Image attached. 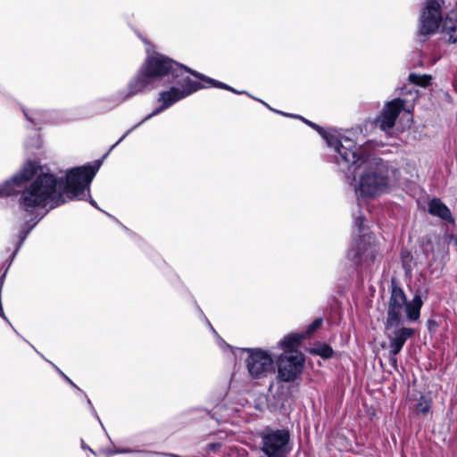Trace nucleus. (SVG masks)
I'll list each match as a JSON object with an SVG mask.
<instances>
[{"mask_svg":"<svg viewBox=\"0 0 457 457\" xmlns=\"http://www.w3.org/2000/svg\"><path fill=\"white\" fill-rule=\"evenodd\" d=\"M433 243L430 237H424L422 238V246L425 252L433 250Z\"/></svg>","mask_w":457,"mask_h":457,"instance_id":"24","label":"nucleus"},{"mask_svg":"<svg viewBox=\"0 0 457 457\" xmlns=\"http://www.w3.org/2000/svg\"><path fill=\"white\" fill-rule=\"evenodd\" d=\"M310 353L328 359L333 356L334 351L328 345L318 343L310 349Z\"/></svg>","mask_w":457,"mask_h":457,"instance_id":"19","label":"nucleus"},{"mask_svg":"<svg viewBox=\"0 0 457 457\" xmlns=\"http://www.w3.org/2000/svg\"><path fill=\"white\" fill-rule=\"evenodd\" d=\"M304 356L301 352L281 354L278 359V378L283 382H293L302 374Z\"/></svg>","mask_w":457,"mask_h":457,"instance_id":"8","label":"nucleus"},{"mask_svg":"<svg viewBox=\"0 0 457 457\" xmlns=\"http://www.w3.org/2000/svg\"><path fill=\"white\" fill-rule=\"evenodd\" d=\"M153 79L146 73V71L141 67L136 77L129 83L128 96H132L143 92L153 84Z\"/></svg>","mask_w":457,"mask_h":457,"instance_id":"14","label":"nucleus"},{"mask_svg":"<svg viewBox=\"0 0 457 457\" xmlns=\"http://www.w3.org/2000/svg\"><path fill=\"white\" fill-rule=\"evenodd\" d=\"M432 78L429 75H420L416 73H411L409 76L410 82L426 87L430 84Z\"/></svg>","mask_w":457,"mask_h":457,"instance_id":"21","label":"nucleus"},{"mask_svg":"<svg viewBox=\"0 0 457 457\" xmlns=\"http://www.w3.org/2000/svg\"><path fill=\"white\" fill-rule=\"evenodd\" d=\"M445 0H427L420 18L418 35L426 40L436 33L442 23L441 32L448 43H457V9L449 11L443 20L442 9Z\"/></svg>","mask_w":457,"mask_h":457,"instance_id":"2","label":"nucleus"},{"mask_svg":"<svg viewBox=\"0 0 457 457\" xmlns=\"http://www.w3.org/2000/svg\"><path fill=\"white\" fill-rule=\"evenodd\" d=\"M246 351L249 355L245 362L252 378H261L273 370V359L269 353L261 349H246Z\"/></svg>","mask_w":457,"mask_h":457,"instance_id":"9","label":"nucleus"},{"mask_svg":"<svg viewBox=\"0 0 457 457\" xmlns=\"http://www.w3.org/2000/svg\"><path fill=\"white\" fill-rule=\"evenodd\" d=\"M432 408V401L429 398L425 396H421L418 403L414 406V411L418 415H426L428 414Z\"/></svg>","mask_w":457,"mask_h":457,"instance_id":"20","label":"nucleus"},{"mask_svg":"<svg viewBox=\"0 0 457 457\" xmlns=\"http://www.w3.org/2000/svg\"><path fill=\"white\" fill-rule=\"evenodd\" d=\"M205 87V86L201 83L191 79L189 77H187L182 83V87L180 88L181 93L183 94L184 98L194 92H196L198 89Z\"/></svg>","mask_w":457,"mask_h":457,"instance_id":"17","label":"nucleus"},{"mask_svg":"<svg viewBox=\"0 0 457 457\" xmlns=\"http://www.w3.org/2000/svg\"><path fill=\"white\" fill-rule=\"evenodd\" d=\"M127 137V134H124L120 138V141H122Z\"/></svg>","mask_w":457,"mask_h":457,"instance_id":"32","label":"nucleus"},{"mask_svg":"<svg viewBox=\"0 0 457 457\" xmlns=\"http://www.w3.org/2000/svg\"><path fill=\"white\" fill-rule=\"evenodd\" d=\"M397 354H398V353H393L391 352V349L389 350V360H390L391 364H392L395 368H396V367H397V358H396V355H397Z\"/></svg>","mask_w":457,"mask_h":457,"instance_id":"26","label":"nucleus"},{"mask_svg":"<svg viewBox=\"0 0 457 457\" xmlns=\"http://www.w3.org/2000/svg\"><path fill=\"white\" fill-rule=\"evenodd\" d=\"M303 120L308 124L309 126H311L312 128H313L314 129H316L320 135L324 132V129L310 120H307L305 119H303Z\"/></svg>","mask_w":457,"mask_h":457,"instance_id":"25","label":"nucleus"},{"mask_svg":"<svg viewBox=\"0 0 457 457\" xmlns=\"http://www.w3.org/2000/svg\"><path fill=\"white\" fill-rule=\"evenodd\" d=\"M428 212L432 216L438 217L445 221L454 222L450 209L439 198L434 197L429 201Z\"/></svg>","mask_w":457,"mask_h":457,"instance_id":"15","label":"nucleus"},{"mask_svg":"<svg viewBox=\"0 0 457 457\" xmlns=\"http://www.w3.org/2000/svg\"><path fill=\"white\" fill-rule=\"evenodd\" d=\"M28 233H29V231H27V232L25 233V235H24V236L22 237V238H21V241H23V240L25 239V237H26V236H27V234H28Z\"/></svg>","mask_w":457,"mask_h":457,"instance_id":"34","label":"nucleus"},{"mask_svg":"<svg viewBox=\"0 0 457 457\" xmlns=\"http://www.w3.org/2000/svg\"><path fill=\"white\" fill-rule=\"evenodd\" d=\"M187 72L192 74L194 77L199 79L200 80L211 85V86H214L216 87H220V88H224V89H227V90H232L235 92L234 89H232L230 87H228V85L222 83V82H220V81H217V80H214L204 74H201L195 71H193L191 69H187Z\"/></svg>","mask_w":457,"mask_h":457,"instance_id":"18","label":"nucleus"},{"mask_svg":"<svg viewBox=\"0 0 457 457\" xmlns=\"http://www.w3.org/2000/svg\"><path fill=\"white\" fill-rule=\"evenodd\" d=\"M127 137V134H124L120 138V141H122Z\"/></svg>","mask_w":457,"mask_h":457,"instance_id":"29","label":"nucleus"},{"mask_svg":"<svg viewBox=\"0 0 457 457\" xmlns=\"http://www.w3.org/2000/svg\"><path fill=\"white\" fill-rule=\"evenodd\" d=\"M337 153L339 154L340 159L337 160L338 163H345L348 168H353L352 174L355 178V170L361 168L368 159L373 156L369 154L362 147L357 145L353 140L345 137L340 145L337 147Z\"/></svg>","mask_w":457,"mask_h":457,"instance_id":"7","label":"nucleus"},{"mask_svg":"<svg viewBox=\"0 0 457 457\" xmlns=\"http://www.w3.org/2000/svg\"><path fill=\"white\" fill-rule=\"evenodd\" d=\"M127 137V134H124L120 138V141H122Z\"/></svg>","mask_w":457,"mask_h":457,"instance_id":"30","label":"nucleus"},{"mask_svg":"<svg viewBox=\"0 0 457 457\" xmlns=\"http://www.w3.org/2000/svg\"><path fill=\"white\" fill-rule=\"evenodd\" d=\"M377 253V245L367 241L365 237H362L360 239L357 246L348 252L347 256L354 264L361 265L374 262Z\"/></svg>","mask_w":457,"mask_h":457,"instance_id":"11","label":"nucleus"},{"mask_svg":"<svg viewBox=\"0 0 457 457\" xmlns=\"http://www.w3.org/2000/svg\"><path fill=\"white\" fill-rule=\"evenodd\" d=\"M92 205H95V202L93 200L90 201Z\"/></svg>","mask_w":457,"mask_h":457,"instance_id":"35","label":"nucleus"},{"mask_svg":"<svg viewBox=\"0 0 457 457\" xmlns=\"http://www.w3.org/2000/svg\"><path fill=\"white\" fill-rule=\"evenodd\" d=\"M127 137V134H124L120 138V141H122Z\"/></svg>","mask_w":457,"mask_h":457,"instance_id":"28","label":"nucleus"},{"mask_svg":"<svg viewBox=\"0 0 457 457\" xmlns=\"http://www.w3.org/2000/svg\"><path fill=\"white\" fill-rule=\"evenodd\" d=\"M321 136L324 137V139L327 141L328 145L329 146H332L335 148V150H337V147L340 145V143L343 142L342 140H339L336 136L328 133L324 130V132L321 134Z\"/></svg>","mask_w":457,"mask_h":457,"instance_id":"22","label":"nucleus"},{"mask_svg":"<svg viewBox=\"0 0 457 457\" xmlns=\"http://www.w3.org/2000/svg\"><path fill=\"white\" fill-rule=\"evenodd\" d=\"M127 137V134H124L120 138V141H122Z\"/></svg>","mask_w":457,"mask_h":457,"instance_id":"33","label":"nucleus"},{"mask_svg":"<svg viewBox=\"0 0 457 457\" xmlns=\"http://www.w3.org/2000/svg\"><path fill=\"white\" fill-rule=\"evenodd\" d=\"M405 101L401 98H395L386 104L380 116L378 118L379 127L382 130L391 129L397 117L404 107Z\"/></svg>","mask_w":457,"mask_h":457,"instance_id":"12","label":"nucleus"},{"mask_svg":"<svg viewBox=\"0 0 457 457\" xmlns=\"http://www.w3.org/2000/svg\"><path fill=\"white\" fill-rule=\"evenodd\" d=\"M100 165L101 162L97 161L94 166L85 165L71 169L66 175L62 190H57L59 181L49 173L39 175L29 186L23 188L24 184L37 174L39 168L36 162H29L19 173L0 187V195L9 196L21 192L19 204L29 212L36 208H44L49 203L60 205L67 200L82 199L81 195L89 187Z\"/></svg>","mask_w":457,"mask_h":457,"instance_id":"1","label":"nucleus"},{"mask_svg":"<svg viewBox=\"0 0 457 457\" xmlns=\"http://www.w3.org/2000/svg\"><path fill=\"white\" fill-rule=\"evenodd\" d=\"M183 94L180 91V88L172 87L167 91H162L160 93L159 96V102H162V105L157 108L155 111H154L152 113H150L148 116H146L141 122H139L137 125L135 126L137 127L141 123H143L145 120L150 119L151 117L160 113L161 112L164 111L170 105H172L174 103H176L179 100L183 99Z\"/></svg>","mask_w":457,"mask_h":457,"instance_id":"13","label":"nucleus"},{"mask_svg":"<svg viewBox=\"0 0 457 457\" xmlns=\"http://www.w3.org/2000/svg\"><path fill=\"white\" fill-rule=\"evenodd\" d=\"M305 337L306 336L302 334H293L286 337L280 343L282 349L284 350L283 354H289L293 352H299L297 348Z\"/></svg>","mask_w":457,"mask_h":457,"instance_id":"16","label":"nucleus"},{"mask_svg":"<svg viewBox=\"0 0 457 457\" xmlns=\"http://www.w3.org/2000/svg\"><path fill=\"white\" fill-rule=\"evenodd\" d=\"M403 323L395 324L393 327H388L385 323V329L386 337L389 340V348L393 353H399L403 349L405 342L413 337L414 329L402 326Z\"/></svg>","mask_w":457,"mask_h":457,"instance_id":"10","label":"nucleus"},{"mask_svg":"<svg viewBox=\"0 0 457 457\" xmlns=\"http://www.w3.org/2000/svg\"><path fill=\"white\" fill-rule=\"evenodd\" d=\"M355 225L359 228V230H362V225H363V217L359 216L355 219Z\"/></svg>","mask_w":457,"mask_h":457,"instance_id":"27","label":"nucleus"},{"mask_svg":"<svg viewBox=\"0 0 457 457\" xmlns=\"http://www.w3.org/2000/svg\"><path fill=\"white\" fill-rule=\"evenodd\" d=\"M423 301L420 295L416 294L413 298L408 302L403 288L394 280L391 283L390 296L387 301L386 320L388 327H393L398 323L405 321H416L420 315V309Z\"/></svg>","mask_w":457,"mask_h":457,"instance_id":"3","label":"nucleus"},{"mask_svg":"<svg viewBox=\"0 0 457 457\" xmlns=\"http://www.w3.org/2000/svg\"><path fill=\"white\" fill-rule=\"evenodd\" d=\"M365 172L361 176L359 191L363 196H374L385 192L388 187V167L380 159L372 157L363 165Z\"/></svg>","mask_w":457,"mask_h":457,"instance_id":"4","label":"nucleus"},{"mask_svg":"<svg viewBox=\"0 0 457 457\" xmlns=\"http://www.w3.org/2000/svg\"><path fill=\"white\" fill-rule=\"evenodd\" d=\"M322 321V318H317L314 320V321L308 326L306 335L311 336L312 333H314L318 328H320Z\"/></svg>","mask_w":457,"mask_h":457,"instance_id":"23","label":"nucleus"},{"mask_svg":"<svg viewBox=\"0 0 457 457\" xmlns=\"http://www.w3.org/2000/svg\"><path fill=\"white\" fill-rule=\"evenodd\" d=\"M260 437L261 452L265 457H286L291 450L290 433L287 429L266 428Z\"/></svg>","mask_w":457,"mask_h":457,"instance_id":"5","label":"nucleus"},{"mask_svg":"<svg viewBox=\"0 0 457 457\" xmlns=\"http://www.w3.org/2000/svg\"><path fill=\"white\" fill-rule=\"evenodd\" d=\"M142 67L146 71V73L153 81L162 79L170 73L174 77H178L182 70L187 71L188 69L162 54L148 57Z\"/></svg>","mask_w":457,"mask_h":457,"instance_id":"6","label":"nucleus"},{"mask_svg":"<svg viewBox=\"0 0 457 457\" xmlns=\"http://www.w3.org/2000/svg\"><path fill=\"white\" fill-rule=\"evenodd\" d=\"M127 137V134H124L120 138V141H122Z\"/></svg>","mask_w":457,"mask_h":457,"instance_id":"31","label":"nucleus"}]
</instances>
